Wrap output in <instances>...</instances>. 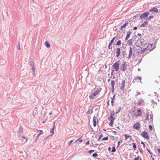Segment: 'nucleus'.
<instances>
[{"mask_svg": "<svg viewBox=\"0 0 160 160\" xmlns=\"http://www.w3.org/2000/svg\"><path fill=\"white\" fill-rule=\"evenodd\" d=\"M133 48L134 51L138 54L140 53L141 50L142 49V48L141 46L136 44H135L133 45Z\"/></svg>", "mask_w": 160, "mask_h": 160, "instance_id": "1", "label": "nucleus"}, {"mask_svg": "<svg viewBox=\"0 0 160 160\" xmlns=\"http://www.w3.org/2000/svg\"><path fill=\"white\" fill-rule=\"evenodd\" d=\"M127 65L125 62H123L120 66V69L122 71H125L127 69Z\"/></svg>", "mask_w": 160, "mask_h": 160, "instance_id": "2", "label": "nucleus"}, {"mask_svg": "<svg viewBox=\"0 0 160 160\" xmlns=\"http://www.w3.org/2000/svg\"><path fill=\"white\" fill-rule=\"evenodd\" d=\"M149 15V12H145L141 14L140 17L139 18L141 20L146 18H148V16Z\"/></svg>", "mask_w": 160, "mask_h": 160, "instance_id": "3", "label": "nucleus"}, {"mask_svg": "<svg viewBox=\"0 0 160 160\" xmlns=\"http://www.w3.org/2000/svg\"><path fill=\"white\" fill-rule=\"evenodd\" d=\"M141 136L144 138L146 139L147 140L149 139V137L148 136V134L145 131L142 132Z\"/></svg>", "mask_w": 160, "mask_h": 160, "instance_id": "4", "label": "nucleus"}, {"mask_svg": "<svg viewBox=\"0 0 160 160\" xmlns=\"http://www.w3.org/2000/svg\"><path fill=\"white\" fill-rule=\"evenodd\" d=\"M120 62L119 60L117 62H115L112 65L113 68L115 69V70L116 71H118L119 68V64L118 62Z\"/></svg>", "mask_w": 160, "mask_h": 160, "instance_id": "5", "label": "nucleus"}, {"mask_svg": "<svg viewBox=\"0 0 160 160\" xmlns=\"http://www.w3.org/2000/svg\"><path fill=\"white\" fill-rule=\"evenodd\" d=\"M145 42V41L144 39L142 38H140L138 39L137 41V42H136L135 44L138 43L140 46H142L143 45V43Z\"/></svg>", "mask_w": 160, "mask_h": 160, "instance_id": "6", "label": "nucleus"}, {"mask_svg": "<svg viewBox=\"0 0 160 160\" xmlns=\"http://www.w3.org/2000/svg\"><path fill=\"white\" fill-rule=\"evenodd\" d=\"M29 64L30 66L32 67V69L33 73H34V74L35 75V68L34 63L32 61H30L29 62Z\"/></svg>", "mask_w": 160, "mask_h": 160, "instance_id": "7", "label": "nucleus"}, {"mask_svg": "<svg viewBox=\"0 0 160 160\" xmlns=\"http://www.w3.org/2000/svg\"><path fill=\"white\" fill-rule=\"evenodd\" d=\"M137 112L138 113V114H136V113H134L133 114L136 117H139L141 116L142 114V111L140 108H138L137 109Z\"/></svg>", "mask_w": 160, "mask_h": 160, "instance_id": "8", "label": "nucleus"}, {"mask_svg": "<svg viewBox=\"0 0 160 160\" xmlns=\"http://www.w3.org/2000/svg\"><path fill=\"white\" fill-rule=\"evenodd\" d=\"M133 128L137 130H138L140 128V123L139 122H137L134 124L133 126Z\"/></svg>", "mask_w": 160, "mask_h": 160, "instance_id": "9", "label": "nucleus"}, {"mask_svg": "<svg viewBox=\"0 0 160 160\" xmlns=\"http://www.w3.org/2000/svg\"><path fill=\"white\" fill-rule=\"evenodd\" d=\"M39 131L40 132L38 134L37 136L36 137V138L34 142H37L38 140V139L39 137L41 135V134H43V131L42 130H39Z\"/></svg>", "mask_w": 160, "mask_h": 160, "instance_id": "10", "label": "nucleus"}, {"mask_svg": "<svg viewBox=\"0 0 160 160\" xmlns=\"http://www.w3.org/2000/svg\"><path fill=\"white\" fill-rule=\"evenodd\" d=\"M125 79L123 80L121 84H120L122 85V86L120 87V89L121 90H123L125 87Z\"/></svg>", "mask_w": 160, "mask_h": 160, "instance_id": "11", "label": "nucleus"}, {"mask_svg": "<svg viewBox=\"0 0 160 160\" xmlns=\"http://www.w3.org/2000/svg\"><path fill=\"white\" fill-rule=\"evenodd\" d=\"M132 33V32L130 31H129L127 32L126 37L125 38V41H127L129 39Z\"/></svg>", "mask_w": 160, "mask_h": 160, "instance_id": "12", "label": "nucleus"}, {"mask_svg": "<svg viewBox=\"0 0 160 160\" xmlns=\"http://www.w3.org/2000/svg\"><path fill=\"white\" fill-rule=\"evenodd\" d=\"M149 12H158V10L156 8L154 7L153 8L149 9Z\"/></svg>", "mask_w": 160, "mask_h": 160, "instance_id": "13", "label": "nucleus"}, {"mask_svg": "<svg viewBox=\"0 0 160 160\" xmlns=\"http://www.w3.org/2000/svg\"><path fill=\"white\" fill-rule=\"evenodd\" d=\"M121 49L120 48H118L116 49V57L117 58H118L120 55V52Z\"/></svg>", "mask_w": 160, "mask_h": 160, "instance_id": "14", "label": "nucleus"}, {"mask_svg": "<svg viewBox=\"0 0 160 160\" xmlns=\"http://www.w3.org/2000/svg\"><path fill=\"white\" fill-rule=\"evenodd\" d=\"M18 132L20 135H23V128L21 125L20 126Z\"/></svg>", "mask_w": 160, "mask_h": 160, "instance_id": "15", "label": "nucleus"}, {"mask_svg": "<svg viewBox=\"0 0 160 160\" xmlns=\"http://www.w3.org/2000/svg\"><path fill=\"white\" fill-rule=\"evenodd\" d=\"M155 47V45H153V44H151L150 46H149V48H148V50H149L150 51H152Z\"/></svg>", "mask_w": 160, "mask_h": 160, "instance_id": "16", "label": "nucleus"}, {"mask_svg": "<svg viewBox=\"0 0 160 160\" xmlns=\"http://www.w3.org/2000/svg\"><path fill=\"white\" fill-rule=\"evenodd\" d=\"M128 22H126L124 24L121 26L120 28V29L122 30H123L122 29L126 27L128 25Z\"/></svg>", "mask_w": 160, "mask_h": 160, "instance_id": "17", "label": "nucleus"}, {"mask_svg": "<svg viewBox=\"0 0 160 160\" xmlns=\"http://www.w3.org/2000/svg\"><path fill=\"white\" fill-rule=\"evenodd\" d=\"M133 41V40L132 39H129L127 42V44L129 45L132 46V42Z\"/></svg>", "mask_w": 160, "mask_h": 160, "instance_id": "18", "label": "nucleus"}, {"mask_svg": "<svg viewBox=\"0 0 160 160\" xmlns=\"http://www.w3.org/2000/svg\"><path fill=\"white\" fill-rule=\"evenodd\" d=\"M149 45H148L146 48H143L142 50H141L140 53H144L149 48Z\"/></svg>", "mask_w": 160, "mask_h": 160, "instance_id": "19", "label": "nucleus"}, {"mask_svg": "<svg viewBox=\"0 0 160 160\" xmlns=\"http://www.w3.org/2000/svg\"><path fill=\"white\" fill-rule=\"evenodd\" d=\"M96 95V94L94 92H92L90 94L89 96L90 98H93Z\"/></svg>", "mask_w": 160, "mask_h": 160, "instance_id": "20", "label": "nucleus"}, {"mask_svg": "<svg viewBox=\"0 0 160 160\" xmlns=\"http://www.w3.org/2000/svg\"><path fill=\"white\" fill-rule=\"evenodd\" d=\"M142 77L141 76H138V77H134V80L135 81H137V80L138 79L140 80V82L142 83L141 81L142 79Z\"/></svg>", "mask_w": 160, "mask_h": 160, "instance_id": "21", "label": "nucleus"}, {"mask_svg": "<svg viewBox=\"0 0 160 160\" xmlns=\"http://www.w3.org/2000/svg\"><path fill=\"white\" fill-rule=\"evenodd\" d=\"M55 127V122H54L53 123V126L52 128L50 130V133H52V135H53L54 133V130Z\"/></svg>", "mask_w": 160, "mask_h": 160, "instance_id": "22", "label": "nucleus"}, {"mask_svg": "<svg viewBox=\"0 0 160 160\" xmlns=\"http://www.w3.org/2000/svg\"><path fill=\"white\" fill-rule=\"evenodd\" d=\"M148 23V21H145L143 24L141 25L140 26V27H144L145 26V25L147 24Z\"/></svg>", "mask_w": 160, "mask_h": 160, "instance_id": "23", "label": "nucleus"}, {"mask_svg": "<svg viewBox=\"0 0 160 160\" xmlns=\"http://www.w3.org/2000/svg\"><path fill=\"white\" fill-rule=\"evenodd\" d=\"M113 116H112L111 117V116H110L108 118V120L109 121H114V120H115V117H113Z\"/></svg>", "mask_w": 160, "mask_h": 160, "instance_id": "24", "label": "nucleus"}, {"mask_svg": "<svg viewBox=\"0 0 160 160\" xmlns=\"http://www.w3.org/2000/svg\"><path fill=\"white\" fill-rule=\"evenodd\" d=\"M143 100L142 98H140L139 100L138 101V105H140L141 103L143 101Z\"/></svg>", "mask_w": 160, "mask_h": 160, "instance_id": "25", "label": "nucleus"}, {"mask_svg": "<svg viewBox=\"0 0 160 160\" xmlns=\"http://www.w3.org/2000/svg\"><path fill=\"white\" fill-rule=\"evenodd\" d=\"M122 55L123 57H124L127 54L126 51L125 50H122Z\"/></svg>", "mask_w": 160, "mask_h": 160, "instance_id": "26", "label": "nucleus"}, {"mask_svg": "<svg viewBox=\"0 0 160 160\" xmlns=\"http://www.w3.org/2000/svg\"><path fill=\"white\" fill-rule=\"evenodd\" d=\"M45 44L47 48H49L50 47V45L49 42L48 41H47L45 42Z\"/></svg>", "mask_w": 160, "mask_h": 160, "instance_id": "27", "label": "nucleus"}, {"mask_svg": "<svg viewBox=\"0 0 160 160\" xmlns=\"http://www.w3.org/2000/svg\"><path fill=\"white\" fill-rule=\"evenodd\" d=\"M101 89H102L101 88H100V89H98L97 90L94 91V92L97 95L99 92H100L101 91Z\"/></svg>", "mask_w": 160, "mask_h": 160, "instance_id": "28", "label": "nucleus"}, {"mask_svg": "<svg viewBox=\"0 0 160 160\" xmlns=\"http://www.w3.org/2000/svg\"><path fill=\"white\" fill-rule=\"evenodd\" d=\"M115 84V81L113 80H112L110 83L112 88H114Z\"/></svg>", "mask_w": 160, "mask_h": 160, "instance_id": "29", "label": "nucleus"}, {"mask_svg": "<svg viewBox=\"0 0 160 160\" xmlns=\"http://www.w3.org/2000/svg\"><path fill=\"white\" fill-rule=\"evenodd\" d=\"M121 41L120 40H118L117 43L115 44V45L116 46H120L121 44Z\"/></svg>", "mask_w": 160, "mask_h": 160, "instance_id": "30", "label": "nucleus"}, {"mask_svg": "<svg viewBox=\"0 0 160 160\" xmlns=\"http://www.w3.org/2000/svg\"><path fill=\"white\" fill-rule=\"evenodd\" d=\"M132 53H133L132 49L131 47H130L129 54L132 56Z\"/></svg>", "mask_w": 160, "mask_h": 160, "instance_id": "31", "label": "nucleus"}, {"mask_svg": "<svg viewBox=\"0 0 160 160\" xmlns=\"http://www.w3.org/2000/svg\"><path fill=\"white\" fill-rule=\"evenodd\" d=\"M93 112L92 109H89L87 112V113L88 114H91Z\"/></svg>", "mask_w": 160, "mask_h": 160, "instance_id": "32", "label": "nucleus"}, {"mask_svg": "<svg viewBox=\"0 0 160 160\" xmlns=\"http://www.w3.org/2000/svg\"><path fill=\"white\" fill-rule=\"evenodd\" d=\"M115 114H116L113 111H110V116H111V117L113 116Z\"/></svg>", "mask_w": 160, "mask_h": 160, "instance_id": "33", "label": "nucleus"}, {"mask_svg": "<svg viewBox=\"0 0 160 160\" xmlns=\"http://www.w3.org/2000/svg\"><path fill=\"white\" fill-rule=\"evenodd\" d=\"M124 135L125 136V139H127L128 138H132L131 136L129 135L128 134H125Z\"/></svg>", "mask_w": 160, "mask_h": 160, "instance_id": "34", "label": "nucleus"}, {"mask_svg": "<svg viewBox=\"0 0 160 160\" xmlns=\"http://www.w3.org/2000/svg\"><path fill=\"white\" fill-rule=\"evenodd\" d=\"M118 109H116V112H115V114H117L118 113L120 112L121 109V108L120 107H118Z\"/></svg>", "mask_w": 160, "mask_h": 160, "instance_id": "35", "label": "nucleus"}, {"mask_svg": "<svg viewBox=\"0 0 160 160\" xmlns=\"http://www.w3.org/2000/svg\"><path fill=\"white\" fill-rule=\"evenodd\" d=\"M132 146L133 147V149L134 150H135L137 146L136 145V143H132Z\"/></svg>", "mask_w": 160, "mask_h": 160, "instance_id": "36", "label": "nucleus"}, {"mask_svg": "<svg viewBox=\"0 0 160 160\" xmlns=\"http://www.w3.org/2000/svg\"><path fill=\"white\" fill-rule=\"evenodd\" d=\"M77 141H79V142H82V140L81 139V138H79L78 139H77V140H76L74 142V143H76V142H77Z\"/></svg>", "mask_w": 160, "mask_h": 160, "instance_id": "37", "label": "nucleus"}, {"mask_svg": "<svg viewBox=\"0 0 160 160\" xmlns=\"http://www.w3.org/2000/svg\"><path fill=\"white\" fill-rule=\"evenodd\" d=\"M116 151V149L115 146H113L112 148V150L111 152H114Z\"/></svg>", "mask_w": 160, "mask_h": 160, "instance_id": "38", "label": "nucleus"}, {"mask_svg": "<svg viewBox=\"0 0 160 160\" xmlns=\"http://www.w3.org/2000/svg\"><path fill=\"white\" fill-rule=\"evenodd\" d=\"M149 31H152L153 27L151 25H150L149 26Z\"/></svg>", "mask_w": 160, "mask_h": 160, "instance_id": "39", "label": "nucleus"}, {"mask_svg": "<svg viewBox=\"0 0 160 160\" xmlns=\"http://www.w3.org/2000/svg\"><path fill=\"white\" fill-rule=\"evenodd\" d=\"M153 18V16L151 15L150 16L148 17L147 18H146V20H150L151 19Z\"/></svg>", "mask_w": 160, "mask_h": 160, "instance_id": "40", "label": "nucleus"}, {"mask_svg": "<svg viewBox=\"0 0 160 160\" xmlns=\"http://www.w3.org/2000/svg\"><path fill=\"white\" fill-rule=\"evenodd\" d=\"M116 36H115L111 40L110 42L111 43H112L113 42L114 40L115 39V38H116Z\"/></svg>", "mask_w": 160, "mask_h": 160, "instance_id": "41", "label": "nucleus"}, {"mask_svg": "<svg viewBox=\"0 0 160 160\" xmlns=\"http://www.w3.org/2000/svg\"><path fill=\"white\" fill-rule=\"evenodd\" d=\"M108 136H107V137H104L103 138H102V141H103V140H106H106H108Z\"/></svg>", "mask_w": 160, "mask_h": 160, "instance_id": "42", "label": "nucleus"}, {"mask_svg": "<svg viewBox=\"0 0 160 160\" xmlns=\"http://www.w3.org/2000/svg\"><path fill=\"white\" fill-rule=\"evenodd\" d=\"M140 16V14H138L136 15L135 16H134V17H133V19H135L136 18H137L139 16Z\"/></svg>", "mask_w": 160, "mask_h": 160, "instance_id": "43", "label": "nucleus"}, {"mask_svg": "<svg viewBox=\"0 0 160 160\" xmlns=\"http://www.w3.org/2000/svg\"><path fill=\"white\" fill-rule=\"evenodd\" d=\"M98 155V154L96 152L93 153L92 155V157L94 158L97 157Z\"/></svg>", "mask_w": 160, "mask_h": 160, "instance_id": "44", "label": "nucleus"}, {"mask_svg": "<svg viewBox=\"0 0 160 160\" xmlns=\"http://www.w3.org/2000/svg\"><path fill=\"white\" fill-rule=\"evenodd\" d=\"M89 127H90V129H91V130H90V131L91 132H94V131L93 130V129L92 128L91 125L90 124L89 125Z\"/></svg>", "mask_w": 160, "mask_h": 160, "instance_id": "45", "label": "nucleus"}, {"mask_svg": "<svg viewBox=\"0 0 160 160\" xmlns=\"http://www.w3.org/2000/svg\"><path fill=\"white\" fill-rule=\"evenodd\" d=\"M21 136V137L22 138H23V139H26V142H27V141H28V139L27 138H26L23 135H20Z\"/></svg>", "mask_w": 160, "mask_h": 160, "instance_id": "46", "label": "nucleus"}, {"mask_svg": "<svg viewBox=\"0 0 160 160\" xmlns=\"http://www.w3.org/2000/svg\"><path fill=\"white\" fill-rule=\"evenodd\" d=\"M110 122L109 123V125L110 126H112L114 123V121H110Z\"/></svg>", "mask_w": 160, "mask_h": 160, "instance_id": "47", "label": "nucleus"}, {"mask_svg": "<svg viewBox=\"0 0 160 160\" xmlns=\"http://www.w3.org/2000/svg\"><path fill=\"white\" fill-rule=\"evenodd\" d=\"M122 142V139H121V140H120V141L118 142V146H117V148H118V147L119 146L120 143L121 142Z\"/></svg>", "mask_w": 160, "mask_h": 160, "instance_id": "48", "label": "nucleus"}, {"mask_svg": "<svg viewBox=\"0 0 160 160\" xmlns=\"http://www.w3.org/2000/svg\"><path fill=\"white\" fill-rule=\"evenodd\" d=\"M93 123H96V117H95V116H94V117L93 118Z\"/></svg>", "mask_w": 160, "mask_h": 160, "instance_id": "49", "label": "nucleus"}, {"mask_svg": "<svg viewBox=\"0 0 160 160\" xmlns=\"http://www.w3.org/2000/svg\"><path fill=\"white\" fill-rule=\"evenodd\" d=\"M103 136V135L102 134H101L99 136V138H98V141H99L101 138H102Z\"/></svg>", "mask_w": 160, "mask_h": 160, "instance_id": "50", "label": "nucleus"}, {"mask_svg": "<svg viewBox=\"0 0 160 160\" xmlns=\"http://www.w3.org/2000/svg\"><path fill=\"white\" fill-rule=\"evenodd\" d=\"M73 140H72L71 141H70L69 142H68V146H70L71 145V143L72 142H73Z\"/></svg>", "mask_w": 160, "mask_h": 160, "instance_id": "51", "label": "nucleus"}, {"mask_svg": "<svg viewBox=\"0 0 160 160\" xmlns=\"http://www.w3.org/2000/svg\"><path fill=\"white\" fill-rule=\"evenodd\" d=\"M94 151V150H90L88 151V153L91 154Z\"/></svg>", "mask_w": 160, "mask_h": 160, "instance_id": "52", "label": "nucleus"}, {"mask_svg": "<svg viewBox=\"0 0 160 160\" xmlns=\"http://www.w3.org/2000/svg\"><path fill=\"white\" fill-rule=\"evenodd\" d=\"M112 44V43L110 42V43L108 46V48L109 49H112V48L110 47Z\"/></svg>", "mask_w": 160, "mask_h": 160, "instance_id": "53", "label": "nucleus"}, {"mask_svg": "<svg viewBox=\"0 0 160 160\" xmlns=\"http://www.w3.org/2000/svg\"><path fill=\"white\" fill-rule=\"evenodd\" d=\"M112 138H113V139L115 140H117L118 138V137H115L114 136H111Z\"/></svg>", "mask_w": 160, "mask_h": 160, "instance_id": "54", "label": "nucleus"}, {"mask_svg": "<svg viewBox=\"0 0 160 160\" xmlns=\"http://www.w3.org/2000/svg\"><path fill=\"white\" fill-rule=\"evenodd\" d=\"M140 157L139 156H138V157L135 158L133 160H139L140 159Z\"/></svg>", "mask_w": 160, "mask_h": 160, "instance_id": "55", "label": "nucleus"}, {"mask_svg": "<svg viewBox=\"0 0 160 160\" xmlns=\"http://www.w3.org/2000/svg\"><path fill=\"white\" fill-rule=\"evenodd\" d=\"M150 118L151 120L152 121L153 120V115L152 114H151L150 115Z\"/></svg>", "mask_w": 160, "mask_h": 160, "instance_id": "56", "label": "nucleus"}, {"mask_svg": "<svg viewBox=\"0 0 160 160\" xmlns=\"http://www.w3.org/2000/svg\"><path fill=\"white\" fill-rule=\"evenodd\" d=\"M147 151H148V152L151 155H152V153L150 151V150L148 149V148H147Z\"/></svg>", "mask_w": 160, "mask_h": 160, "instance_id": "57", "label": "nucleus"}, {"mask_svg": "<svg viewBox=\"0 0 160 160\" xmlns=\"http://www.w3.org/2000/svg\"><path fill=\"white\" fill-rule=\"evenodd\" d=\"M149 130L150 131L152 130V126L151 125H149Z\"/></svg>", "mask_w": 160, "mask_h": 160, "instance_id": "58", "label": "nucleus"}, {"mask_svg": "<svg viewBox=\"0 0 160 160\" xmlns=\"http://www.w3.org/2000/svg\"><path fill=\"white\" fill-rule=\"evenodd\" d=\"M17 48L18 50H20V45L19 44H18V45Z\"/></svg>", "mask_w": 160, "mask_h": 160, "instance_id": "59", "label": "nucleus"}, {"mask_svg": "<svg viewBox=\"0 0 160 160\" xmlns=\"http://www.w3.org/2000/svg\"><path fill=\"white\" fill-rule=\"evenodd\" d=\"M116 96L115 94H114L112 98H111L112 100H114L115 99V98Z\"/></svg>", "mask_w": 160, "mask_h": 160, "instance_id": "60", "label": "nucleus"}, {"mask_svg": "<svg viewBox=\"0 0 160 160\" xmlns=\"http://www.w3.org/2000/svg\"><path fill=\"white\" fill-rule=\"evenodd\" d=\"M114 102V100H112L111 101V105L112 106L113 105V103Z\"/></svg>", "mask_w": 160, "mask_h": 160, "instance_id": "61", "label": "nucleus"}, {"mask_svg": "<svg viewBox=\"0 0 160 160\" xmlns=\"http://www.w3.org/2000/svg\"><path fill=\"white\" fill-rule=\"evenodd\" d=\"M136 93H137L136 95V96H138V95L140 94H141L140 92H136Z\"/></svg>", "mask_w": 160, "mask_h": 160, "instance_id": "62", "label": "nucleus"}, {"mask_svg": "<svg viewBox=\"0 0 160 160\" xmlns=\"http://www.w3.org/2000/svg\"><path fill=\"white\" fill-rule=\"evenodd\" d=\"M151 102L152 103H156V102L153 99H152L151 100Z\"/></svg>", "mask_w": 160, "mask_h": 160, "instance_id": "63", "label": "nucleus"}, {"mask_svg": "<svg viewBox=\"0 0 160 160\" xmlns=\"http://www.w3.org/2000/svg\"><path fill=\"white\" fill-rule=\"evenodd\" d=\"M157 150L158 151V152L160 154V148H158Z\"/></svg>", "mask_w": 160, "mask_h": 160, "instance_id": "64", "label": "nucleus"}]
</instances>
